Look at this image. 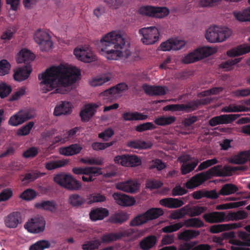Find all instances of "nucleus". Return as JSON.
<instances>
[{"mask_svg":"<svg viewBox=\"0 0 250 250\" xmlns=\"http://www.w3.org/2000/svg\"><path fill=\"white\" fill-rule=\"evenodd\" d=\"M116 164L124 167H136L142 164L141 160L136 155H118L114 158Z\"/></svg>","mask_w":250,"mask_h":250,"instance_id":"4468645a","label":"nucleus"},{"mask_svg":"<svg viewBox=\"0 0 250 250\" xmlns=\"http://www.w3.org/2000/svg\"><path fill=\"white\" fill-rule=\"evenodd\" d=\"M233 15L239 21H250V7L242 11H234Z\"/></svg>","mask_w":250,"mask_h":250,"instance_id":"79ce46f5","label":"nucleus"},{"mask_svg":"<svg viewBox=\"0 0 250 250\" xmlns=\"http://www.w3.org/2000/svg\"><path fill=\"white\" fill-rule=\"evenodd\" d=\"M127 88L128 86L125 83H120L104 91L101 94V96H106L104 100L106 102L116 98L121 92L127 90Z\"/></svg>","mask_w":250,"mask_h":250,"instance_id":"2eb2a0df","label":"nucleus"},{"mask_svg":"<svg viewBox=\"0 0 250 250\" xmlns=\"http://www.w3.org/2000/svg\"><path fill=\"white\" fill-rule=\"evenodd\" d=\"M82 147L78 144H73L66 147H61L59 152L64 156H72L78 154L82 150Z\"/></svg>","mask_w":250,"mask_h":250,"instance_id":"cd10ccee","label":"nucleus"},{"mask_svg":"<svg viewBox=\"0 0 250 250\" xmlns=\"http://www.w3.org/2000/svg\"><path fill=\"white\" fill-rule=\"evenodd\" d=\"M236 167L228 165H217L208 170L197 174L186 183V188H197L212 176H229L236 171Z\"/></svg>","mask_w":250,"mask_h":250,"instance_id":"7ed1b4c3","label":"nucleus"},{"mask_svg":"<svg viewBox=\"0 0 250 250\" xmlns=\"http://www.w3.org/2000/svg\"><path fill=\"white\" fill-rule=\"evenodd\" d=\"M127 146L135 149H146L150 147L151 144L141 140H135L129 142Z\"/></svg>","mask_w":250,"mask_h":250,"instance_id":"3c124183","label":"nucleus"},{"mask_svg":"<svg viewBox=\"0 0 250 250\" xmlns=\"http://www.w3.org/2000/svg\"><path fill=\"white\" fill-rule=\"evenodd\" d=\"M50 243L47 240H42L37 241L36 243L32 245L29 250H44L49 248Z\"/></svg>","mask_w":250,"mask_h":250,"instance_id":"6e6d98bb","label":"nucleus"},{"mask_svg":"<svg viewBox=\"0 0 250 250\" xmlns=\"http://www.w3.org/2000/svg\"><path fill=\"white\" fill-rule=\"evenodd\" d=\"M218 160L216 158H214L211 159L207 160L202 162L198 167L197 171H201L206 169L218 163Z\"/></svg>","mask_w":250,"mask_h":250,"instance_id":"052dcab7","label":"nucleus"},{"mask_svg":"<svg viewBox=\"0 0 250 250\" xmlns=\"http://www.w3.org/2000/svg\"><path fill=\"white\" fill-rule=\"evenodd\" d=\"M54 182L62 188H81V183L72 175L62 172L55 175Z\"/></svg>","mask_w":250,"mask_h":250,"instance_id":"0eeeda50","label":"nucleus"},{"mask_svg":"<svg viewBox=\"0 0 250 250\" xmlns=\"http://www.w3.org/2000/svg\"><path fill=\"white\" fill-rule=\"evenodd\" d=\"M184 225L187 228H200L204 227V223L199 218H191L185 220Z\"/></svg>","mask_w":250,"mask_h":250,"instance_id":"de8ad7c7","label":"nucleus"},{"mask_svg":"<svg viewBox=\"0 0 250 250\" xmlns=\"http://www.w3.org/2000/svg\"><path fill=\"white\" fill-rule=\"evenodd\" d=\"M156 237L154 235H150L140 242V247L143 250H149L156 244Z\"/></svg>","mask_w":250,"mask_h":250,"instance_id":"4c0bfd02","label":"nucleus"},{"mask_svg":"<svg viewBox=\"0 0 250 250\" xmlns=\"http://www.w3.org/2000/svg\"><path fill=\"white\" fill-rule=\"evenodd\" d=\"M78 128H74L69 131H63L61 136L56 137L54 139V143H60L63 144L73 138L77 131Z\"/></svg>","mask_w":250,"mask_h":250,"instance_id":"bb28decb","label":"nucleus"},{"mask_svg":"<svg viewBox=\"0 0 250 250\" xmlns=\"http://www.w3.org/2000/svg\"><path fill=\"white\" fill-rule=\"evenodd\" d=\"M147 117V115L138 112H125L123 114V118L125 121L145 120Z\"/></svg>","mask_w":250,"mask_h":250,"instance_id":"58836bf2","label":"nucleus"},{"mask_svg":"<svg viewBox=\"0 0 250 250\" xmlns=\"http://www.w3.org/2000/svg\"><path fill=\"white\" fill-rule=\"evenodd\" d=\"M154 6L146 5L142 6L139 8L138 12L143 16H147L152 17Z\"/></svg>","mask_w":250,"mask_h":250,"instance_id":"0e129e2a","label":"nucleus"},{"mask_svg":"<svg viewBox=\"0 0 250 250\" xmlns=\"http://www.w3.org/2000/svg\"><path fill=\"white\" fill-rule=\"evenodd\" d=\"M32 71V68L30 65L16 68L14 70V78L18 82L24 81L29 77Z\"/></svg>","mask_w":250,"mask_h":250,"instance_id":"6ab92c4d","label":"nucleus"},{"mask_svg":"<svg viewBox=\"0 0 250 250\" xmlns=\"http://www.w3.org/2000/svg\"><path fill=\"white\" fill-rule=\"evenodd\" d=\"M80 69L75 66L60 64L47 68L38 76L43 93L56 88V93L65 94L69 86L80 79Z\"/></svg>","mask_w":250,"mask_h":250,"instance_id":"f257e3e1","label":"nucleus"},{"mask_svg":"<svg viewBox=\"0 0 250 250\" xmlns=\"http://www.w3.org/2000/svg\"><path fill=\"white\" fill-rule=\"evenodd\" d=\"M22 222L21 214L15 211L10 213L4 219L5 226L9 228H16Z\"/></svg>","mask_w":250,"mask_h":250,"instance_id":"412c9836","label":"nucleus"},{"mask_svg":"<svg viewBox=\"0 0 250 250\" xmlns=\"http://www.w3.org/2000/svg\"><path fill=\"white\" fill-rule=\"evenodd\" d=\"M187 206L188 215L190 217L199 216L206 210V208L203 207L194 206L190 207Z\"/></svg>","mask_w":250,"mask_h":250,"instance_id":"5fc2aeb1","label":"nucleus"},{"mask_svg":"<svg viewBox=\"0 0 250 250\" xmlns=\"http://www.w3.org/2000/svg\"><path fill=\"white\" fill-rule=\"evenodd\" d=\"M250 111V108L243 104H230L222 109L224 112H239Z\"/></svg>","mask_w":250,"mask_h":250,"instance_id":"c9c22d12","label":"nucleus"},{"mask_svg":"<svg viewBox=\"0 0 250 250\" xmlns=\"http://www.w3.org/2000/svg\"><path fill=\"white\" fill-rule=\"evenodd\" d=\"M34 122H29L25 125L22 126L18 130L17 134L19 136H25L28 134L34 126Z\"/></svg>","mask_w":250,"mask_h":250,"instance_id":"774afa93","label":"nucleus"},{"mask_svg":"<svg viewBox=\"0 0 250 250\" xmlns=\"http://www.w3.org/2000/svg\"><path fill=\"white\" fill-rule=\"evenodd\" d=\"M113 197L119 205L122 206H130L133 205L135 201L134 198L124 194L114 193Z\"/></svg>","mask_w":250,"mask_h":250,"instance_id":"b1692460","label":"nucleus"},{"mask_svg":"<svg viewBox=\"0 0 250 250\" xmlns=\"http://www.w3.org/2000/svg\"><path fill=\"white\" fill-rule=\"evenodd\" d=\"M135 232L133 229H128L119 232H110L104 234L101 237V244L109 243L121 240L123 237H129Z\"/></svg>","mask_w":250,"mask_h":250,"instance_id":"9b49d317","label":"nucleus"},{"mask_svg":"<svg viewBox=\"0 0 250 250\" xmlns=\"http://www.w3.org/2000/svg\"><path fill=\"white\" fill-rule=\"evenodd\" d=\"M85 199L78 194H73L69 197V203L74 207H80L85 202Z\"/></svg>","mask_w":250,"mask_h":250,"instance_id":"bf43d9fd","label":"nucleus"},{"mask_svg":"<svg viewBox=\"0 0 250 250\" xmlns=\"http://www.w3.org/2000/svg\"><path fill=\"white\" fill-rule=\"evenodd\" d=\"M232 31L229 28L225 26H217L216 42H222L229 38Z\"/></svg>","mask_w":250,"mask_h":250,"instance_id":"a878e982","label":"nucleus"},{"mask_svg":"<svg viewBox=\"0 0 250 250\" xmlns=\"http://www.w3.org/2000/svg\"><path fill=\"white\" fill-rule=\"evenodd\" d=\"M45 175V173L40 172L37 170H32L31 173L26 174L24 177L21 179L23 184H26L34 181L37 179Z\"/></svg>","mask_w":250,"mask_h":250,"instance_id":"37998d69","label":"nucleus"},{"mask_svg":"<svg viewBox=\"0 0 250 250\" xmlns=\"http://www.w3.org/2000/svg\"><path fill=\"white\" fill-rule=\"evenodd\" d=\"M139 33L143 37L142 42L146 44L155 43L160 36L158 28L154 26L143 28L139 30Z\"/></svg>","mask_w":250,"mask_h":250,"instance_id":"1a4fd4ad","label":"nucleus"},{"mask_svg":"<svg viewBox=\"0 0 250 250\" xmlns=\"http://www.w3.org/2000/svg\"><path fill=\"white\" fill-rule=\"evenodd\" d=\"M169 13V9L166 7L154 6L152 17L162 19L167 16Z\"/></svg>","mask_w":250,"mask_h":250,"instance_id":"09e8293b","label":"nucleus"},{"mask_svg":"<svg viewBox=\"0 0 250 250\" xmlns=\"http://www.w3.org/2000/svg\"><path fill=\"white\" fill-rule=\"evenodd\" d=\"M34 40L42 51H48L52 48L53 43L51 37L45 31L41 29L37 30L34 35Z\"/></svg>","mask_w":250,"mask_h":250,"instance_id":"6e6552de","label":"nucleus"},{"mask_svg":"<svg viewBox=\"0 0 250 250\" xmlns=\"http://www.w3.org/2000/svg\"><path fill=\"white\" fill-rule=\"evenodd\" d=\"M178 161L183 163L181 167V171L183 175L188 174L193 170L199 162L198 158L191 157L188 154L178 157Z\"/></svg>","mask_w":250,"mask_h":250,"instance_id":"9d476101","label":"nucleus"},{"mask_svg":"<svg viewBox=\"0 0 250 250\" xmlns=\"http://www.w3.org/2000/svg\"><path fill=\"white\" fill-rule=\"evenodd\" d=\"M249 156V152H241L233 158V162L235 164H244L247 161Z\"/></svg>","mask_w":250,"mask_h":250,"instance_id":"680f3d73","label":"nucleus"},{"mask_svg":"<svg viewBox=\"0 0 250 250\" xmlns=\"http://www.w3.org/2000/svg\"><path fill=\"white\" fill-rule=\"evenodd\" d=\"M240 117L239 114H224L212 118L209 121V124L214 126L220 124H227L232 122Z\"/></svg>","mask_w":250,"mask_h":250,"instance_id":"dca6fc26","label":"nucleus"},{"mask_svg":"<svg viewBox=\"0 0 250 250\" xmlns=\"http://www.w3.org/2000/svg\"><path fill=\"white\" fill-rule=\"evenodd\" d=\"M142 87L145 93L149 96L164 95L168 91L167 87L165 86H154L144 84Z\"/></svg>","mask_w":250,"mask_h":250,"instance_id":"aec40b11","label":"nucleus"},{"mask_svg":"<svg viewBox=\"0 0 250 250\" xmlns=\"http://www.w3.org/2000/svg\"><path fill=\"white\" fill-rule=\"evenodd\" d=\"M144 179L142 177L135 179H129L128 180L119 183L116 188H140L144 182Z\"/></svg>","mask_w":250,"mask_h":250,"instance_id":"7c9ffc66","label":"nucleus"},{"mask_svg":"<svg viewBox=\"0 0 250 250\" xmlns=\"http://www.w3.org/2000/svg\"><path fill=\"white\" fill-rule=\"evenodd\" d=\"M101 245V242L99 239L85 241L82 245L83 250H95L99 249Z\"/></svg>","mask_w":250,"mask_h":250,"instance_id":"8fccbe9b","label":"nucleus"},{"mask_svg":"<svg viewBox=\"0 0 250 250\" xmlns=\"http://www.w3.org/2000/svg\"><path fill=\"white\" fill-rule=\"evenodd\" d=\"M110 79L111 77L109 74H103L91 78L89 80V84L93 87L101 86Z\"/></svg>","mask_w":250,"mask_h":250,"instance_id":"f704fd0d","label":"nucleus"},{"mask_svg":"<svg viewBox=\"0 0 250 250\" xmlns=\"http://www.w3.org/2000/svg\"><path fill=\"white\" fill-rule=\"evenodd\" d=\"M107 5L112 8L118 9L125 6L127 0H104Z\"/></svg>","mask_w":250,"mask_h":250,"instance_id":"13d9d810","label":"nucleus"},{"mask_svg":"<svg viewBox=\"0 0 250 250\" xmlns=\"http://www.w3.org/2000/svg\"><path fill=\"white\" fill-rule=\"evenodd\" d=\"M37 193L32 188H27L26 190L21 194L20 197L26 201H30L36 197Z\"/></svg>","mask_w":250,"mask_h":250,"instance_id":"e2e57ef3","label":"nucleus"},{"mask_svg":"<svg viewBox=\"0 0 250 250\" xmlns=\"http://www.w3.org/2000/svg\"><path fill=\"white\" fill-rule=\"evenodd\" d=\"M196 50L198 51L199 55L200 56H199L200 60L215 53L217 51V48L209 46H204Z\"/></svg>","mask_w":250,"mask_h":250,"instance_id":"49530a36","label":"nucleus"},{"mask_svg":"<svg viewBox=\"0 0 250 250\" xmlns=\"http://www.w3.org/2000/svg\"><path fill=\"white\" fill-rule=\"evenodd\" d=\"M240 59H234L229 60L220 65V67L225 71H229L234 69L235 65L240 61Z\"/></svg>","mask_w":250,"mask_h":250,"instance_id":"864d4df0","label":"nucleus"},{"mask_svg":"<svg viewBox=\"0 0 250 250\" xmlns=\"http://www.w3.org/2000/svg\"><path fill=\"white\" fill-rule=\"evenodd\" d=\"M225 216L226 214L223 212L214 211L205 213L203 215V217L206 222L213 224L224 222Z\"/></svg>","mask_w":250,"mask_h":250,"instance_id":"4be33fe9","label":"nucleus"},{"mask_svg":"<svg viewBox=\"0 0 250 250\" xmlns=\"http://www.w3.org/2000/svg\"><path fill=\"white\" fill-rule=\"evenodd\" d=\"M175 120L176 118L174 116H161L155 118L154 122L158 125L166 126L172 124Z\"/></svg>","mask_w":250,"mask_h":250,"instance_id":"c03bdc74","label":"nucleus"},{"mask_svg":"<svg viewBox=\"0 0 250 250\" xmlns=\"http://www.w3.org/2000/svg\"><path fill=\"white\" fill-rule=\"evenodd\" d=\"M31 118L27 112L21 110L12 116L8 123L12 126H18Z\"/></svg>","mask_w":250,"mask_h":250,"instance_id":"a211bd4d","label":"nucleus"},{"mask_svg":"<svg viewBox=\"0 0 250 250\" xmlns=\"http://www.w3.org/2000/svg\"><path fill=\"white\" fill-rule=\"evenodd\" d=\"M12 91V87L5 83L0 84V97L1 98L6 97Z\"/></svg>","mask_w":250,"mask_h":250,"instance_id":"69168bd1","label":"nucleus"},{"mask_svg":"<svg viewBox=\"0 0 250 250\" xmlns=\"http://www.w3.org/2000/svg\"><path fill=\"white\" fill-rule=\"evenodd\" d=\"M171 42L173 50H179L185 46L186 42L184 40L178 38H171Z\"/></svg>","mask_w":250,"mask_h":250,"instance_id":"338daca9","label":"nucleus"},{"mask_svg":"<svg viewBox=\"0 0 250 250\" xmlns=\"http://www.w3.org/2000/svg\"><path fill=\"white\" fill-rule=\"evenodd\" d=\"M68 161L65 159L50 161L45 164V168L49 170H53L58 168L63 167L66 166Z\"/></svg>","mask_w":250,"mask_h":250,"instance_id":"a19ab883","label":"nucleus"},{"mask_svg":"<svg viewBox=\"0 0 250 250\" xmlns=\"http://www.w3.org/2000/svg\"><path fill=\"white\" fill-rule=\"evenodd\" d=\"M45 225V221L42 217H35L26 222L24 227L28 232L38 233L44 230Z\"/></svg>","mask_w":250,"mask_h":250,"instance_id":"ddd939ff","label":"nucleus"},{"mask_svg":"<svg viewBox=\"0 0 250 250\" xmlns=\"http://www.w3.org/2000/svg\"><path fill=\"white\" fill-rule=\"evenodd\" d=\"M248 216V213L243 210H238L236 212L229 213L228 217L231 220H239L245 219Z\"/></svg>","mask_w":250,"mask_h":250,"instance_id":"4d7b16f0","label":"nucleus"},{"mask_svg":"<svg viewBox=\"0 0 250 250\" xmlns=\"http://www.w3.org/2000/svg\"><path fill=\"white\" fill-rule=\"evenodd\" d=\"M72 171L76 174H83L82 178L84 182H91L102 174L101 168L97 167H74Z\"/></svg>","mask_w":250,"mask_h":250,"instance_id":"423d86ee","label":"nucleus"},{"mask_svg":"<svg viewBox=\"0 0 250 250\" xmlns=\"http://www.w3.org/2000/svg\"><path fill=\"white\" fill-rule=\"evenodd\" d=\"M164 214L163 210L159 208H151L145 213L139 214L131 220L129 223L131 227L141 226L148 220L158 218Z\"/></svg>","mask_w":250,"mask_h":250,"instance_id":"39448f33","label":"nucleus"},{"mask_svg":"<svg viewBox=\"0 0 250 250\" xmlns=\"http://www.w3.org/2000/svg\"><path fill=\"white\" fill-rule=\"evenodd\" d=\"M125 43L121 31H112L103 36L100 39L99 51L108 60L118 61L131 55L130 51L125 48Z\"/></svg>","mask_w":250,"mask_h":250,"instance_id":"f03ea898","label":"nucleus"},{"mask_svg":"<svg viewBox=\"0 0 250 250\" xmlns=\"http://www.w3.org/2000/svg\"><path fill=\"white\" fill-rule=\"evenodd\" d=\"M101 105L99 103L86 104L80 113L82 120L84 122L88 121Z\"/></svg>","mask_w":250,"mask_h":250,"instance_id":"f3484780","label":"nucleus"},{"mask_svg":"<svg viewBox=\"0 0 250 250\" xmlns=\"http://www.w3.org/2000/svg\"><path fill=\"white\" fill-rule=\"evenodd\" d=\"M35 55L27 49H21L18 54L17 62L19 63L30 62L34 60Z\"/></svg>","mask_w":250,"mask_h":250,"instance_id":"393cba45","label":"nucleus"},{"mask_svg":"<svg viewBox=\"0 0 250 250\" xmlns=\"http://www.w3.org/2000/svg\"><path fill=\"white\" fill-rule=\"evenodd\" d=\"M211 99L207 97L200 100L190 102L186 104H170L163 108L164 111H184L189 112L195 110L201 104H207L210 103Z\"/></svg>","mask_w":250,"mask_h":250,"instance_id":"20e7f679","label":"nucleus"},{"mask_svg":"<svg viewBox=\"0 0 250 250\" xmlns=\"http://www.w3.org/2000/svg\"><path fill=\"white\" fill-rule=\"evenodd\" d=\"M128 218V214L123 211H119L111 215L109 218V221L113 224H122Z\"/></svg>","mask_w":250,"mask_h":250,"instance_id":"2f4dec72","label":"nucleus"},{"mask_svg":"<svg viewBox=\"0 0 250 250\" xmlns=\"http://www.w3.org/2000/svg\"><path fill=\"white\" fill-rule=\"evenodd\" d=\"M160 203L162 206L170 208H177L182 207L184 203L183 201L176 198H165L161 199Z\"/></svg>","mask_w":250,"mask_h":250,"instance_id":"c756f323","label":"nucleus"},{"mask_svg":"<svg viewBox=\"0 0 250 250\" xmlns=\"http://www.w3.org/2000/svg\"><path fill=\"white\" fill-rule=\"evenodd\" d=\"M35 207L38 208H42L52 212H55L57 208V205L54 201H45L37 203Z\"/></svg>","mask_w":250,"mask_h":250,"instance_id":"ea45409f","label":"nucleus"},{"mask_svg":"<svg viewBox=\"0 0 250 250\" xmlns=\"http://www.w3.org/2000/svg\"><path fill=\"white\" fill-rule=\"evenodd\" d=\"M217 26L209 27L205 34V37L208 42L211 43L216 42Z\"/></svg>","mask_w":250,"mask_h":250,"instance_id":"603ef678","label":"nucleus"},{"mask_svg":"<svg viewBox=\"0 0 250 250\" xmlns=\"http://www.w3.org/2000/svg\"><path fill=\"white\" fill-rule=\"evenodd\" d=\"M108 215V210L102 208L93 209L89 213L90 218L92 221L102 220Z\"/></svg>","mask_w":250,"mask_h":250,"instance_id":"473e14b6","label":"nucleus"},{"mask_svg":"<svg viewBox=\"0 0 250 250\" xmlns=\"http://www.w3.org/2000/svg\"><path fill=\"white\" fill-rule=\"evenodd\" d=\"M198 51L195 49L183 57L182 62L185 64L193 63L200 60Z\"/></svg>","mask_w":250,"mask_h":250,"instance_id":"a18cd8bd","label":"nucleus"},{"mask_svg":"<svg viewBox=\"0 0 250 250\" xmlns=\"http://www.w3.org/2000/svg\"><path fill=\"white\" fill-rule=\"evenodd\" d=\"M200 234V231L193 229H187L180 233L178 238L179 240L189 242L194 238H196Z\"/></svg>","mask_w":250,"mask_h":250,"instance_id":"72a5a7b5","label":"nucleus"},{"mask_svg":"<svg viewBox=\"0 0 250 250\" xmlns=\"http://www.w3.org/2000/svg\"><path fill=\"white\" fill-rule=\"evenodd\" d=\"M74 54L78 60L84 62H91L97 59L92 49L89 46L75 48Z\"/></svg>","mask_w":250,"mask_h":250,"instance_id":"f8f14e48","label":"nucleus"},{"mask_svg":"<svg viewBox=\"0 0 250 250\" xmlns=\"http://www.w3.org/2000/svg\"><path fill=\"white\" fill-rule=\"evenodd\" d=\"M250 52V45H241L227 51V55L230 57L242 55Z\"/></svg>","mask_w":250,"mask_h":250,"instance_id":"c85d7f7f","label":"nucleus"},{"mask_svg":"<svg viewBox=\"0 0 250 250\" xmlns=\"http://www.w3.org/2000/svg\"><path fill=\"white\" fill-rule=\"evenodd\" d=\"M72 104L69 102H62L61 104L57 105L54 109V115L55 116H60L62 115L70 114L72 111Z\"/></svg>","mask_w":250,"mask_h":250,"instance_id":"5701e85b","label":"nucleus"},{"mask_svg":"<svg viewBox=\"0 0 250 250\" xmlns=\"http://www.w3.org/2000/svg\"><path fill=\"white\" fill-rule=\"evenodd\" d=\"M192 196L195 199H200L203 197H207L211 199H216L218 197V194L215 190L211 191L198 190L194 192Z\"/></svg>","mask_w":250,"mask_h":250,"instance_id":"e433bc0d","label":"nucleus"}]
</instances>
